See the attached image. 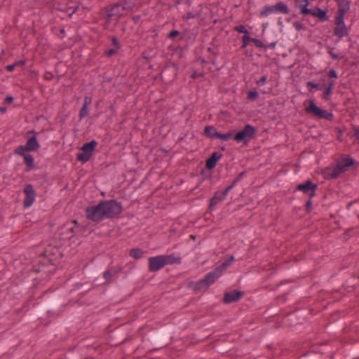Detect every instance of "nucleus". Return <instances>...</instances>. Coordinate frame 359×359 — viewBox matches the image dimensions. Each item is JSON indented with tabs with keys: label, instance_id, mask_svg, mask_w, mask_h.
Here are the masks:
<instances>
[{
	"label": "nucleus",
	"instance_id": "obj_1",
	"mask_svg": "<svg viewBox=\"0 0 359 359\" xmlns=\"http://www.w3.org/2000/svg\"><path fill=\"white\" fill-rule=\"evenodd\" d=\"M355 161L349 155L342 154L339 158L336 160V165L331 169L327 168L325 171L326 179H337L341 174L349 170L351 167L354 165Z\"/></svg>",
	"mask_w": 359,
	"mask_h": 359
},
{
	"label": "nucleus",
	"instance_id": "obj_2",
	"mask_svg": "<svg viewBox=\"0 0 359 359\" xmlns=\"http://www.w3.org/2000/svg\"><path fill=\"white\" fill-rule=\"evenodd\" d=\"M128 8L129 7L122 6L118 1L107 6L102 10V18L107 24H111L112 21L117 22L123 15V12L128 11Z\"/></svg>",
	"mask_w": 359,
	"mask_h": 359
},
{
	"label": "nucleus",
	"instance_id": "obj_3",
	"mask_svg": "<svg viewBox=\"0 0 359 359\" xmlns=\"http://www.w3.org/2000/svg\"><path fill=\"white\" fill-rule=\"evenodd\" d=\"M59 255L60 250L58 248L51 245H48L39 256L38 264L40 268L36 271H41L42 268L49 265H55Z\"/></svg>",
	"mask_w": 359,
	"mask_h": 359
},
{
	"label": "nucleus",
	"instance_id": "obj_4",
	"mask_svg": "<svg viewBox=\"0 0 359 359\" xmlns=\"http://www.w3.org/2000/svg\"><path fill=\"white\" fill-rule=\"evenodd\" d=\"M217 278L218 277L212 271L208 272L203 278L198 281H189L187 287L193 290L194 293L196 294L199 292L206 291L217 281Z\"/></svg>",
	"mask_w": 359,
	"mask_h": 359
},
{
	"label": "nucleus",
	"instance_id": "obj_5",
	"mask_svg": "<svg viewBox=\"0 0 359 359\" xmlns=\"http://www.w3.org/2000/svg\"><path fill=\"white\" fill-rule=\"evenodd\" d=\"M101 201L104 219L117 217L123 212V205L121 203L118 202L116 200L111 199Z\"/></svg>",
	"mask_w": 359,
	"mask_h": 359
},
{
	"label": "nucleus",
	"instance_id": "obj_6",
	"mask_svg": "<svg viewBox=\"0 0 359 359\" xmlns=\"http://www.w3.org/2000/svg\"><path fill=\"white\" fill-rule=\"evenodd\" d=\"M257 133V128L248 123L233 135V139L237 143H243L244 146H248Z\"/></svg>",
	"mask_w": 359,
	"mask_h": 359
},
{
	"label": "nucleus",
	"instance_id": "obj_7",
	"mask_svg": "<svg viewBox=\"0 0 359 359\" xmlns=\"http://www.w3.org/2000/svg\"><path fill=\"white\" fill-rule=\"evenodd\" d=\"M308 102L309 105L304 109L306 114H311L318 119H325L327 121H332L333 119L334 114L332 111H328L319 107L316 104L313 100H310Z\"/></svg>",
	"mask_w": 359,
	"mask_h": 359
},
{
	"label": "nucleus",
	"instance_id": "obj_8",
	"mask_svg": "<svg viewBox=\"0 0 359 359\" xmlns=\"http://www.w3.org/2000/svg\"><path fill=\"white\" fill-rule=\"evenodd\" d=\"M97 146V142L95 140L84 143L80 148L81 152L76 155V160L82 163H87L92 157Z\"/></svg>",
	"mask_w": 359,
	"mask_h": 359
},
{
	"label": "nucleus",
	"instance_id": "obj_9",
	"mask_svg": "<svg viewBox=\"0 0 359 359\" xmlns=\"http://www.w3.org/2000/svg\"><path fill=\"white\" fill-rule=\"evenodd\" d=\"M85 215L87 219L98 223L104 219L102 201L97 205L88 206L85 209Z\"/></svg>",
	"mask_w": 359,
	"mask_h": 359
},
{
	"label": "nucleus",
	"instance_id": "obj_10",
	"mask_svg": "<svg viewBox=\"0 0 359 359\" xmlns=\"http://www.w3.org/2000/svg\"><path fill=\"white\" fill-rule=\"evenodd\" d=\"M290 11V8L287 4L283 1H278L274 5L264 6V8L260 11L259 16L260 18H264L272 13L288 14Z\"/></svg>",
	"mask_w": 359,
	"mask_h": 359
},
{
	"label": "nucleus",
	"instance_id": "obj_11",
	"mask_svg": "<svg viewBox=\"0 0 359 359\" xmlns=\"http://www.w3.org/2000/svg\"><path fill=\"white\" fill-rule=\"evenodd\" d=\"M32 135L30 137H29L27 140V142L25 145H20L15 149L26 151H36L39 147L40 144L37 140L36 135L37 133L34 130H29L27 133V135Z\"/></svg>",
	"mask_w": 359,
	"mask_h": 359
},
{
	"label": "nucleus",
	"instance_id": "obj_12",
	"mask_svg": "<svg viewBox=\"0 0 359 359\" xmlns=\"http://www.w3.org/2000/svg\"><path fill=\"white\" fill-rule=\"evenodd\" d=\"M318 184L314 183L311 180H307L303 183L299 184L296 187V191H302L309 197L313 198L316 196L318 189Z\"/></svg>",
	"mask_w": 359,
	"mask_h": 359
},
{
	"label": "nucleus",
	"instance_id": "obj_13",
	"mask_svg": "<svg viewBox=\"0 0 359 359\" xmlns=\"http://www.w3.org/2000/svg\"><path fill=\"white\" fill-rule=\"evenodd\" d=\"M23 192L25 194L23 207L27 208L32 206L34 203L36 193L32 184H27L24 187Z\"/></svg>",
	"mask_w": 359,
	"mask_h": 359
},
{
	"label": "nucleus",
	"instance_id": "obj_14",
	"mask_svg": "<svg viewBox=\"0 0 359 359\" xmlns=\"http://www.w3.org/2000/svg\"><path fill=\"white\" fill-rule=\"evenodd\" d=\"M29 151L15 149L14 153L16 155L22 156L24 159V163L26 165L25 170L29 172L35 168L34 158Z\"/></svg>",
	"mask_w": 359,
	"mask_h": 359
},
{
	"label": "nucleus",
	"instance_id": "obj_15",
	"mask_svg": "<svg viewBox=\"0 0 359 359\" xmlns=\"http://www.w3.org/2000/svg\"><path fill=\"white\" fill-rule=\"evenodd\" d=\"M149 271L150 272H156L163 269L165 266L163 255H157L156 257H149Z\"/></svg>",
	"mask_w": 359,
	"mask_h": 359
},
{
	"label": "nucleus",
	"instance_id": "obj_16",
	"mask_svg": "<svg viewBox=\"0 0 359 359\" xmlns=\"http://www.w3.org/2000/svg\"><path fill=\"white\" fill-rule=\"evenodd\" d=\"M334 34L342 39L348 35V28L346 27L344 20L334 19Z\"/></svg>",
	"mask_w": 359,
	"mask_h": 359
},
{
	"label": "nucleus",
	"instance_id": "obj_17",
	"mask_svg": "<svg viewBox=\"0 0 359 359\" xmlns=\"http://www.w3.org/2000/svg\"><path fill=\"white\" fill-rule=\"evenodd\" d=\"M226 196L219 190L215 191L214 195L210 198L209 201V205L208 210L210 212L215 211L217 209V205L222 203Z\"/></svg>",
	"mask_w": 359,
	"mask_h": 359
},
{
	"label": "nucleus",
	"instance_id": "obj_18",
	"mask_svg": "<svg viewBox=\"0 0 359 359\" xmlns=\"http://www.w3.org/2000/svg\"><path fill=\"white\" fill-rule=\"evenodd\" d=\"M244 296V292L240 290H234L229 292H226L224 295L223 302L229 304L237 302Z\"/></svg>",
	"mask_w": 359,
	"mask_h": 359
},
{
	"label": "nucleus",
	"instance_id": "obj_19",
	"mask_svg": "<svg viewBox=\"0 0 359 359\" xmlns=\"http://www.w3.org/2000/svg\"><path fill=\"white\" fill-rule=\"evenodd\" d=\"M223 154L219 151H214L205 161L206 169L211 170L214 169L218 161L222 158Z\"/></svg>",
	"mask_w": 359,
	"mask_h": 359
},
{
	"label": "nucleus",
	"instance_id": "obj_20",
	"mask_svg": "<svg viewBox=\"0 0 359 359\" xmlns=\"http://www.w3.org/2000/svg\"><path fill=\"white\" fill-rule=\"evenodd\" d=\"M310 12L307 13L308 15H311L314 17H317L320 22H325L328 20L329 17L327 15V10H323L319 7H316L314 9H309Z\"/></svg>",
	"mask_w": 359,
	"mask_h": 359
},
{
	"label": "nucleus",
	"instance_id": "obj_21",
	"mask_svg": "<svg viewBox=\"0 0 359 359\" xmlns=\"http://www.w3.org/2000/svg\"><path fill=\"white\" fill-rule=\"evenodd\" d=\"M92 102V97L90 96L84 97V102L81 109L79 111V119H83L87 117L90 113L89 105H90Z\"/></svg>",
	"mask_w": 359,
	"mask_h": 359
},
{
	"label": "nucleus",
	"instance_id": "obj_22",
	"mask_svg": "<svg viewBox=\"0 0 359 359\" xmlns=\"http://www.w3.org/2000/svg\"><path fill=\"white\" fill-rule=\"evenodd\" d=\"M235 260L233 255H231L227 259H226L222 264L215 268L212 271L219 278L220 277L224 271Z\"/></svg>",
	"mask_w": 359,
	"mask_h": 359
},
{
	"label": "nucleus",
	"instance_id": "obj_23",
	"mask_svg": "<svg viewBox=\"0 0 359 359\" xmlns=\"http://www.w3.org/2000/svg\"><path fill=\"white\" fill-rule=\"evenodd\" d=\"M334 86H335V81L332 79H329L327 81V85L324 84L325 90L321 95V97L323 100L328 101L331 99V95L332 94V91H333V88H334Z\"/></svg>",
	"mask_w": 359,
	"mask_h": 359
},
{
	"label": "nucleus",
	"instance_id": "obj_24",
	"mask_svg": "<svg viewBox=\"0 0 359 359\" xmlns=\"http://www.w3.org/2000/svg\"><path fill=\"white\" fill-rule=\"evenodd\" d=\"M338 6L339 8L334 19L344 20V15L350 9L351 1H346L344 4H341V6Z\"/></svg>",
	"mask_w": 359,
	"mask_h": 359
},
{
	"label": "nucleus",
	"instance_id": "obj_25",
	"mask_svg": "<svg viewBox=\"0 0 359 359\" xmlns=\"http://www.w3.org/2000/svg\"><path fill=\"white\" fill-rule=\"evenodd\" d=\"M165 261V265L168 264H180L182 262V258L180 256H177L175 253L170 255H162Z\"/></svg>",
	"mask_w": 359,
	"mask_h": 359
},
{
	"label": "nucleus",
	"instance_id": "obj_26",
	"mask_svg": "<svg viewBox=\"0 0 359 359\" xmlns=\"http://www.w3.org/2000/svg\"><path fill=\"white\" fill-rule=\"evenodd\" d=\"M295 6L300 8V13L304 16L307 15V13L310 12L308 8L309 5V0H294Z\"/></svg>",
	"mask_w": 359,
	"mask_h": 359
},
{
	"label": "nucleus",
	"instance_id": "obj_27",
	"mask_svg": "<svg viewBox=\"0 0 359 359\" xmlns=\"http://www.w3.org/2000/svg\"><path fill=\"white\" fill-rule=\"evenodd\" d=\"M344 286L347 288L353 289L356 287L359 286V275L357 276L355 274H352L351 276L346 279Z\"/></svg>",
	"mask_w": 359,
	"mask_h": 359
},
{
	"label": "nucleus",
	"instance_id": "obj_28",
	"mask_svg": "<svg viewBox=\"0 0 359 359\" xmlns=\"http://www.w3.org/2000/svg\"><path fill=\"white\" fill-rule=\"evenodd\" d=\"M66 227L67 232L70 233L69 238H72L78 233L80 225L76 220H73L69 224H67Z\"/></svg>",
	"mask_w": 359,
	"mask_h": 359
},
{
	"label": "nucleus",
	"instance_id": "obj_29",
	"mask_svg": "<svg viewBox=\"0 0 359 359\" xmlns=\"http://www.w3.org/2000/svg\"><path fill=\"white\" fill-rule=\"evenodd\" d=\"M167 38L171 40L177 39V41L182 40H188L190 39L189 36H186L184 34H182L180 31L177 29L171 30L167 35Z\"/></svg>",
	"mask_w": 359,
	"mask_h": 359
},
{
	"label": "nucleus",
	"instance_id": "obj_30",
	"mask_svg": "<svg viewBox=\"0 0 359 359\" xmlns=\"http://www.w3.org/2000/svg\"><path fill=\"white\" fill-rule=\"evenodd\" d=\"M198 10L187 13L184 15L182 16V19L184 20H188L189 19L200 18L203 13L202 4L198 5Z\"/></svg>",
	"mask_w": 359,
	"mask_h": 359
},
{
	"label": "nucleus",
	"instance_id": "obj_31",
	"mask_svg": "<svg viewBox=\"0 0 359 359\" xmlns=\"http://www.w3.org/2000/svg\"><path fill=\"white\" fill-rule=\"evenodd\" d=\"M218 133L216 128L212 126H206L204 128L203 134L207 137L217 139Z\"/></svg>",
	"mask_w": 359,
	"mask_h": 359
},
{
	"label": "nucleus",
	"instance_id": "obj_32",
	"mask_svg": "<svg viewBox=\"0 0 359 359\" xmlns=\"http://www.w3.org/2000/svg\"><path fill=\"white\" fill-rule=\"evenodd\" d=\"M79 8V7L78 6H69L66 5V6H62L61 7H60L59 10L61 12L66 13L69 18H71L72 17L73 14H74L78 11Z\"/></svg>",
	"mask_w": 359,
	"mask_h": 359
},
{
	"label": "nucleus",
	"instance_id": "obj_33",
	"mask_svg": "<svg viewBox=\"0 0 359 359\" xmlns=\"http://www.w3.org/2000/svg\"><path fill=\"white\" fill-rule=\"evenodd\" d=\"M143 254V250L138 248H132L129 252L130 256L135 259H140L142 257Z\"/></svg>",
	"mask_w": 359,
	"mask_h": 359
},
{
	"label": "nucleus",
	"instance_id": "obj_34",
	"mask_svg": "<svg viewBox=\"0 0 359 359\" xmlns=\"http://www.w3.org/2000/svg\"><path fill=\"white\" fill-rule=\"evenodd\" d=\"M108 39L111 41L114 48L116 49L120 50L121 48V45L118 38L116 36L110 35L108 36Z\"/></svg>",
	"mask_w": 359,
	"mask_h": 359
},
{
	"label": "nucleus",
	"instance_id": "obj_35",
	"mask_svg": "<svg viewBox=\"0 0 359 359\" xmlns=\"http://www.w3.org/2000/svg\"><path fill=\"white\" fill-rule=\"evenodd\" d=\"M233 137V133L231 132L226 133H218L217 139L222 140L223 141H227Z\"/></svg>",
	"mask_w": 359,
	"mask_h": 359
},
{
	"label": "nucleus",
	"instance_id": "obj_36",
	"mask_svg": "<svg viewBox=\"0 0 359 359\" xmlns=\"http://www.w3.org/2000/svg\"><path fill=\"white\" fill-rule=\"evenodd\" d=\"M253 38H251L249 34H244L241 39H242V45H241V48L243 49V48H245L249 44V42L250 41H252Z\"/></svg>",
	"mask_w": 359,
	"mask_h": 359
},
{
	"label": "nucleus",
	"instance_id": "obj_37",
	"mask_svg": "<svg viewBox=\"0 0 359 359\" xmlns=\"http://www.w3.org/2000/svg\"><path fill=\"white\" fill-rule=\"evenodd\" d=\"M119 50L116 49L115 48H111L107 50H105L104 52V55L107 57H111L114 55L117 54Z\"/></svg>",
	"mask_w": 359,
	"mask_h": 359
},
{
	"label": "nucleus",
	"instance_id": "obj_38",
	"mask_svg": "<svg viewBox=\"0 0 359 359\" xmlns=\"http://www.w3.org/2000/svg\"><path fill=\"white\" fill-rule=\"evenodd\" d=\"M233 29L235 31L238 32V33H242L244 34H250L249 31L247 29L245 26H244L243 25L235 26Z\"/></svg>",
	"mask_w": 359,
	"mask_h": 359
},
{
	"label": "nucleus",
	"instance_id": "obj_39",
	"mask_svg": "<svg viewBox=\"0 0 359 359\" xmlns=\"http://www.w3.org/2000/svg\"><path fill=\"white\" fill-rule=\"evenodd\" d=\"M259 97V93L256 90H251L248 93V98L252 101L256 100Z\"/></svg>",
	"mask_w": 359,
	"mask_h": 359
},
{
	"label": "nucleus",
	"instance_id": "obj_40",
	"mask_svg": "<svg viewBox=\"0 0 359 359\" xmlns=\"http://www.w3.org/2000/svg\"><path fill=\"white\" fill-rule=\"evenodd\" d=\"M293 27L297 31H302V30H305L306 29V27L304 26V25L303 23H302L301 22H299V21L294 22L293 23Z\"/></svg>",
	"mask_w": 359,
	"mask_h": 359
},
{
	"label": "nucleus",
	"instance_id": "obj_41",
	"mask_svg": "<svg viewBox=\"0 0 359 359\" xmlns=\"http://www.w3.org/2000/svg\"><path fill=\"white\" fill-rule=\"evenodd\" d=\"M311 198H312L309 197V199L306 201L305 204V210L307 213H310L311 212V208L313 204Z\"/></svg>",
	"mask_w": 359,
	"mask_h": 359
},
{
	"label": "nucleus",
	"instance_id": "obj_42",
	"mask_svg": "<svg viewBox=\"0 0 359 359\" xmlns=\"http://www.w3.org/2000/svg\"><path fill=\"white\" fill-rule=\"evenodd\" d=\"M252 42L255 44V46L257 48H265V44L262 43V41L258 39L253 38Z\"/></svg>",
	"mask_w": 359,
	"mask_h": 359
},
{
	"label": "nucleus",
	"instance_id": "obj_43",
	"mask_svg": "<svg viewBox=\"0 0 359 359\" xmlns=\"http://www.w3.org/2000/svg\"><path fill=\"white\" fill-rule=\"evenodd\" d=\"M118 3L122 4V6L129 7L128 11L132 10L133 8V5L130 3V0H121L118 1Z\"/></svg>",
	"mask_w": 359,
	"mask_h": 359
},
{
	"label": "nucleus",
	"instance_id": "obj_44",
	"mask_svg": "<svg viewBox=\"0 0 359 359\" xmlns=\"http://www.w3.org/2000/svg\"><path fill=\"white\" fill-rule=\"evenodd\" d=\"M333 50H334V48L329 47V49L327 50V53L330 55V57L333 60H338V59L341 58L337 53H334Z\"/></svg>",
	"mask_w": 359,
	"mask_h": 359
},
{
	"label": "nucleus",
	"instance_id": "obj_45",
	"mask_svg": "<svg viewBox=\"0 0 359 359\" xmlns=\"http://www.w3.org/2000/svg\"><path fill=\"white\" fill-rule=\"evenodd\" d=\"M205 74L203 72L198 73L197 71L194 70L190 76L191 79H196L200 77H203Z\"/></svg>",
	"mask_w": 359,
	"mask_h": 359
},
{
	"label": "nucleus",
	"instance_id": "obj_46",
	"mask_svg": "<svg viewBox=\"0 0 359 359\" xmlns=\"http://www.w3.org/2000/svg\"><path fill=\"white\" fill-rule=\"evenodd\" d=\"M320 81L323 82V83H325V77L323 76V77H321L320 78ZM324 88V83H315V86H314V89L317 90H321Z\"/></svg>",
	"mask_w": 359,
	"mask_h": 359
},
{
	"label": "nucleus",
	"instance_id": "obj_47",
	"mask_svg": "<svg viewBox=\"0 0 359 359\" xmlns=\"http://www.w3.org/2000/svg\"><path fill=\"white\" fill-rule=\"evenodd\" d=\"M327 75L330 79H337L338 78L337 72L334 69H330V71L327 73Z\"/></svg>",
	"mask_w": 359,
	"mask_h": 359
},
{
	"label": "nucleus",
	"instance_id": "obj_48",
	"mask_svg": "<svg viewBox=\"0 0 359 359\" xmlns=\"http://www.w3.org/2000/svg\"><path fill=\"white\" fill-rule=\"evenodd\" d=\"M247 175V171L244 170L241 172L237 175V176L234 178L238 182L241 181L244 177Z\"/></svg>",
	"mask_w": 359,
	"mask_h": 359
},
{
	"label": "nucleus",
	"instance_id": "obj_49",
	"mask_svg": "<svg viewBox=\"0 0 359 359\" xmlns=\"http://www.w3.org/2000/svg\"><path fill=\"white\" fill-rule=\"evenodd\" d=\"M266 80H267V76L264 75V76H262L259 80H257L256 81V83H257V84H258L259 86H263L266 82Z\"/></svg>",
	"mask_w": 359,
	"mask_h": 359
},
{
	"label": "nucleus",
	"instance_id": "obj_50",
	"mask_svg": "<svg viewBox=\"0 0 359 359\" xmlns=\"http://www.w3.org/2000/svg\"><path fill=\"white\" fill-rule=\"evenodd\" d=\"M315 83H316L312 81L306 82V87L309 92H312L313 89H314Z\"/></svg>",
	"mask_w": 359,
	"mask_h": 359
},
{
	"label": "nucleus",
	"instance_id": "obj_51",
	"mask_svg": "<svg viewBox=\"0 0 359 359\" xmlns=\"http://www.w3.org/2000/svg\"><path fill=\"white\" fill-rule=\"evenodd\" d=\"M111 276L112 273L110 270H107L103 273V278L107 280H109L111 278Z\"/></svg>",
	"mask_w": 359,
	"mask_h": 359
},
{
	"label": "nucleus",
	"instance_id": "obj_52",
	"mask_svg": "<svg viewBox=\"0 0 359 359\" xmlns=\"http://www.w3.org/2000/svg\"><path fill=\"white\" fill-rule=\"evenodd\" d=\"M276 43L277 42L276 41H273V42H271L267 45H265V48H264V50H266L267 48H270V49H274L276 46Z\"/></svg>",
	"mask_w": 359,
	"mask_h": 359
},
{
	"label": "nucleus",
	"instance_id": "obj_53",
	"mask_svg": "<svg viewBox=\"0 0 359 359\" xmlns=\"http://www.w3.org/2000/svg\"><path fill=\"white\" fill-rule=\"evenodd\" d=\"M233 188L231 187V186L229 185L226 188H225L224 190H219L220 191H222V193L226 197V196L228 195L229 192Z\"/></svg>",
	"mask_w": 359,
	"mask_h": 359
},
{
	"label": "nucleus",
	"instance_id": "obj_54",
	"mask_svg": "<svg viewBox=\"0 0 359 359\" xmlns=\"http://www.w3.org/2000/svg\"><path fill=\"white\" fill-rule=\"evenodd\" d=\"M25 65V60H18L14 62L15 67H22Z\"/></svg>",
	"mask_w": 359,
	"mask_h": 359
},
{
	"label": "nucleus",
	"instance_id": "obj_55",
	"mask_svg": "<svg viewBox=\"0 0 359 359\" xmlns=\"http://www.w3.org/2000/svg\"><path fill=\"white\" fill-rule=\"evenodd\" d=\"M131 18L135 24H137L140 20L141 15H133Z\"/></svg>",
	"mask_w": 359,
	"mask_h": 359
},
{
	"label": "nucleus",
	"instance_id": "obj_56",
	"mask_svg": "<svg viewBox=\"0 0 359 359\" xmlns=\"http://www.w3.org/2000/svg\"><path fill=\"white\" fill-rule=\"evenodd\" d=\"M207 50H208L209 53H210L213 54L214 55H217L219 54V50H218V49H216V50H215V49L212 48L211 47H208V48H207Z\"/></svg>",
	"mask_w": 359,
	"mask_h": 359
},
{
	"label": "nucleus",
	"instance_id": "obj_57",
	"mask_svg": "<svg viewBox=\"0 0 359 359\" xmlns=\"http://www.w3.org/2000/svg\"><path fill=\"white\" fill-rule=\"evenodd\" d=\"M13 97L11 96V95H8L6 97L5 100H4V102H6V103H8V104H11L13 103Z\"/></svg>",
	"mask_w": 359,
	"mask_h": 359
},
{
	"label": "nucleus",
	"instance_id": "obj_58",
	"mask_svg": "<svg viewBox=\"0 0 359 359\" xmlns=\"http://www.w3.org/2000/svg\"><path fill=\"white\" fill-rule=\"evenodd\" d=\"M15 66H14V63L13 64H11V65H7L6 67V69L8 71V72H13L14 69H15Z\"/></svg>",
	"mask_w": 359,
	"mask_h": 359
},
{
	"label": "nucleus",
	"instance_id": "obj_59",
	"mask_svg": "<svg viewBox=\"0 0 359 359\" xmlns=\"http://www.w3.org/2000/svg\"><path fill=\"white\" fill-rule=\"evenodd\" d=\"M353 130H354V136L355 137V138L358 140L359 142V128H353Z\"/></svg>",
	"mask_w": 359,
	"mask_h": 359
},
{
	"label": "nucleus",
	"instance_id": "obj_60",
	"mask_svg": "<svg viewBox=\"0 0 359 359\" xmlns=\"http://www.w3.org/2000/svg\"><path fill=\"white\" fill-rule=\"evenodd\" d=\"M184 4H186L188 7H190L192 4L191 0H183Z\"/></svg>",
	"mask_w": 359,
	"mask_h": 359
},
{
	"label": "nucleus",
	"instance_id": "obj_61",
	"mask_svg": "<svg viewBox=\"0 0 359 359\" xmlns=\"http://www.w3.org/2000/svg\"><path fill=\"white\" fill-rule=\"evenodd\" d=\"M334 1L337 2V6H341V4L345 3V0H334Z\"/></svg>",
	"mask_w": 359,
	"mask_h": 359
},
{
	"label": "nucleus",
	"instance_id": "obj_62",
	"mask_svg": "<svg viewBox=\"0 0 359 359\" xmlns=\"http://www.w3.org/2000/svg\"><path fill=\"white\" fill-rule=\"evenodd\" d=\"M237 183L238 182L234 179L229 185L231 186L232 188H233Z\"/></svg>",
	"mask_w": 359,
	"mask_h": 359
},
{
	"label": "nucleus",
	"instance_id": "obj_63",
	"mask_svg": "<svg viewBox=\"0 0 359 359\" xmlns=\"http://www.w3.org/2000/svg\"><path fill=\"white\" fill-rule=\"evenodd\" d=\"M217 41V37H214L212 39V41L210 42L211 46H215V42Z\"/></svg>",
	"mask_w": 359,
	"mask_h": 359
},
{
	"label": "nucleus",
	"instance_id": "obj_64",
	"mask_svg": "<svg viewBox=\"0 0 359 359\" xmlns=\"http://www.w3.org/2000/svg\"><path fill=\"white\" fill-rule=\"evenodd\" d=\"M200 60H201L202 64L205 65V64L208 63L207 61L203 57H200Z\"/></svg>",
	"mask_w": 359,
	"mask_h": 359
}]
</instances>
